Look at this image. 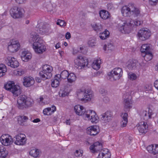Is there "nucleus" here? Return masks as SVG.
Instances as JSON below:
<instances>
[{
  "mask_svg": "<svg viewBox=\"0 0 158 158\" xmlns=\"http://www.w3.org/2000/svg\"><path fill=\"white\" fill-rule=\"evenodd\" d=\"M74 110L77 114L82 116L84 119L90 120L92 123L98 122V118L94 111L90 110H86L83 106L80 105L75 106Z\"/></svg>",
  "mask_w": 158,
  "mask_h": 158,
  "instance_id": "f257e3e1",
  "label": "nucleus"
},
{
  "mask_svg": "<svg viewBox=\"0 0 158 158\" xmlns=\"http://www.w3.org/2000/svg\"><path fill=\"white\" fill-rule=\"evenodd\" d=\"M121 12L123 15L125 17H130L133 16L134 18L141 16L140 10L134 3H130L126 5L123 6Z\"/></svg>",
  "mask_w": 158,
  "mask_h": 158,
  "instance_id": "f03ea898",
  "label": "nucleus"
},
{
  "mask_svg": "<svg viewBox=\"0 0 158 158\" xmlns=\"http://www.w3.org/2000/svg\"><path fill=\"white\" fill-rule=\"evenodd\" d=\"M31 35L34 42L32 47L35 52L38 54H42L45 52L46 48L43 43V40L36 33H31Z\"/></svg>",
  "mask_w": 158,
  "mask_h": 158,
  "instance_id": "7ed1b4c3",
  "label": "nucleus"
},
{
  "mask_svg": "<svg viewBox=\"0 0 158 158\" xmlns=\"http://www.w3.org/2000/svg\"><path fill=\"white\" fill-rule=\"evenodd\" d=\"M17 102V107L20 110L30 106L32 103V100L30 98H27L24 95L19 96L18 98Z\"/></svg>",
  "mask_w": 158,
  "mask_h": 158,
  "instance_id": "20e7f679",
  "label": "nucleus"
},
{
  "mask_svg": "<svg viewBox=\"0 0 158 158\" xmlns=\"http://www.w3.org/2000/svg\"><path fill=\"white\" fill-rule=\"evenodd\" d=\"M93 96L92 92L90 90L84 91L80 90L77 92L78 98L82 101L85 102L90 101Z\"/></svg>",
  "mask_w": 158,
  "mask_h": 158,
  "instance_id": "39448f33",
  "label": "nucleus"
},
{
  "mask_svg": "<svg viewBox=\"0 0 158 158\" xmlns=\"http://www.w3.org/2000/svg\"><path fill=\"white\" fill-rule=\"evenodd\" d=\"M142 56L147 61L150 60L152 58L153 55L150 51V47L148 44H143L140 49Z\"/></svg>",
  "mask_w": 158,
  "mask_h": 158,
  "instance_id": "423d86ee",
  "label": "nucleus"
},
{
  "mask_svg": "<svg viewBox=\"0 0 158 158\" xmlns=\"http://www.w3.org/2000/svg\"><path fill=\"white\" fill-rule=\"evenodd\" d=\"M52 66L45 64L43 67L42 70L39 73V75L44 80L50 78L52 76Z\"/></svg>",
  "mask_w": 158,
  "mask_h": 158,
  "instance_id": "0eeeda50",
  "label": "nucleus"
},
{
  "mask_svg": "<svg viewBox=\"0 0 158 158\" xmlns=\"http://www.w3.org/2000/svg\"><path fill=\"white\" fill-rule=\"evenodd\" d=\"M4 87L6 90L11 91L15 96H18L21 93L20 86L11 82L7 83L4 85Z\"/></svg>",
  "mask_w": 158,
  "mask_h": 158,
  "instance_id": "6e6552de",
  "label": "nucleus"
},
{
  "mask_svg": "<svg viewBox=\"0 0 158 158\" xmlns=\"http://www.w3.org/2000/svg\"><path fill=\"white\" fill-rule=\"evenodd\" d=\"M75 67L81 69L86 66L88 64L87 59L81 56H78L75 60Z\"/></svg>",
  "mask_w": 158,
  "mask_h": 158,
  "instance_id": "1a4fd4ad",
  "label": "nucleus"
},
{
  "mask_svg": "<svg viewBox=\"0 0 158 158\" xmlns=\"http://www.w3.org/2000/svg\"><path fill=\"white\" fill-rule=\"evenodd\" d=\"M37 31L41 35L47 34L50 30V27L48 25L44 22H40L37 25Z\"/></svg>",
  "mask_w": 158,
  "mask_h": 158,
  "instance_id": "9d476101",
  "label": "nucleus"
},
{
  "mask_svg": "<svg viewBox=\"0 0 158 158\" xmlns=\"http://www.w3.org/2000/svg\"><path fill=\"white\" fill-rule=\"evenodd\" d=\"M123 71L122 69L119 68H116L113 69L109 74L113 78V80H118L123 75Z\"/></svg>",
  "mask_w": 158,
  "mask_h": 158,
  "instance_id": "9b49d317",
  "label": "nucleus"
},
{
  "mask_svg": "<svg viewBox=\"0 0 158 158\" xmlns=\"http://www.w3.org/2000/svg\"><path fill=\"white\" fill-rule=\"evenodd\" d=\"M151 35L150 31L147 28H143L139 31L138 35L142 40H145L149 38Z\"/></svg>",
  "mask_w": 158,
  "mask_h": 158,
  "instance_id": "f8f14e48",
  "label": "nucleus"
},
{
  "mask_svg": "<svg viewBox=\"0 0 158 158\" xmlns=\"http://www.w3.org/2000/svg\"><path fill=\"white\" fill-rule=\"evenodd\" d=\"M10 12L11 17L14 19L21 17L23 14L22 10L16 6L12 8L10 10Z\"/></svg>",
  "mask_w": 158,
  "mask_h": 158,
  "instance_id": "ddd939ff",
  "label": "nucleus"
},
{
  "mask_svg": "<svg viewBox=\"0 0 158 158\" xmlns=\"http://www.w3.org/2000/svg\"><path fill=\"white\" fill-rule=\"evenodd\" d=\"M26 136L23 134H19L16 135L14 138L15 143L18 145H24L26 143Z\"/></svg>",
  "mask_w": 158,
  "mask_h": 158,
  "instance_id": "4468645a",
  "label": "nucleus"
},
{
  "mask_svg": "<svg viewBox=\"0 0 158 158\" xmlns=\"http://www.w3.org/2000/svg\"><path fill=\"white\" fill-rule=\"evenodd\" d=\"M124 99L123 104L124 108L126 109H129L131 107L132 102L131 101L132 97L129 93H126L123 95Z\"/></svg>",
  "mask_w": 158,
  "mask_h": 158,
  "instance_id": "2eb2a0df",
  "label": "nucleus"
},
{
  "mask_svg": "<svg viewBox=\"0 0 158 158\" xmlns=\"http://www.w3.org/2000/svg\"><path fill=\"white\" fill-rule=\"evenodd\" d=\"M133 29L130 21L124 22L120 27V30L122 33L125 34L130 33Z\"/></svg>",
  "mask_w": 158,
  "mask_h": 158,
  "instance_id": "dca6fc26",
  "label": "nucleus"
},
{
  "mask_svg": "<svg viewBox=\"0 0 158 158\" xmlns=\"http://www.w3.org/2000/svg\"><path fill=\"white\" fill-rule=\"evenodd\" d=\"M20 45L18 41L12 40L9 43L8 49L12 52H17L19 48Z\"/></svg>",
  "mask_w": 158,
  "mask_h": 158,
  "instance_id": "f3484780",
  "label": "nucleus"
},
{
  "mask_svg": "<svg viewBox=\"0 0 158 158\" xmlns=\"http://www.w3.org/2000/svg\"><path fill=\"white\" fill-rule=\"evenodd\" d=\"M0 140L2 143L5 146H8L12 143V138L8 134L2 135L0 138Z\"/></svg>",
  "mask_w": 158,
  "mask_h": 158,
  "instance_id": "a211bd4d",
  "label": "nucleus"
},
{
  "mask_svg": "<svg viewBox=\"0 0 158 158\" xmlns=\"http://www.w3.org/2000/svg\"><path fill=\"white\" fill-rule=\"evenodd\" d=\"M5 61L8 66L13 68H17L19 65L18 61L14 57L10 56L6 58Z\"/></svg>",
  "mask_w": 158,
  "mask_h": 158,
  "instance_id": "6ab92c4d",
  "label": "nucleus"
},
{
  "mask_svg": "<svg viewBox=\"0 0 158 158\" xmlns=\"http://www.w3.org/2000/svg\"><path fill=\"white\" fill-rule=\"evenodd\" d=\"M101 116L102 121L106 123L110 122L113 118L112 113L110 111H106L101 115Z\"/></svg>",
  "mask_w": 158,
  "mask_h": 158,
  "instance_id": "aec40b11",
  "label": "nucleus"
},
{
  "mask_svg": "<svg viewBox=\"0 0 158 158\" xmlns=\"http://www.w3.org/2000/svg\"><path fill=\"white\" fill-rule=\"evenodd\" d=\"M148 128V126L146 122H141L137 124V129L139 132L143 134L147 132Z\"/></svg>",
  "mask_w": 158,
  "mask_h": 158,
  "instance_id": "412c9836",
  "label": "nucleus"
},
{
  "mask_svg": "<svg viewBox=\"0 0 158 158\" xmlns=\"http://www.w3.org/2000/svg\"><path fill=\"white\" fill-rule=\"evenodd\" d=\"M99 132V127L97 126H92L86 129V132L88 134L94 136Z\"/></svg>",
  "mask_w": 158,
  "mask_h": 158,
  "instance_id": "4be33fe9",
  "label": "nucleus"
},
{
  "mask_svg": "<svg viewBox=\"0 0 158 158\" xmlns=\"http://www.w3.org/2000/svg\"><path fill=\"white\" fill-rule=\"evenodd\" d=\"M152 114V110L150 109L148 110V111L144 110H141L139 113L141 118L145 120H147L149 118H151Z\"/></svg>",
  "mask_w": 158,
  "mask_h": 158,
  "instance_id": "5701e85b",
  "label": "nucleus"
},
{
  "mask_svg": "<svg viewBox=\"0 0 158 158\" xmlns=\"http://www.w3.org/2000/svg\"><path fill=\"white\" fill-rule=\"evenodd\" d=\"M23 84L26 87H29L32 86L34 83V78L31 77H24L23 78Z\"/></svg>",
  "mask_w": 158,
  "mask_h": 158,
  "instance_id": "b1692460",
  "label": "nucleus"
},
{
  "mask_svg": "<svg viewBox=\"0 0 158 158\" xmlns=\"http://www.w3.org/2000/svg\"><path fill=\"white\" fill-rule=\"evenodd\" d=\"M102 148V144L98 142L94 143L90 147V149L92 152H97L101 150Z\"/></svg>",
  "mask_w": 158,
  "mask_h": 158,
  "instance_id": "393cba45",
  "label": "nucleus"
},
{
  "mask_svg": "<svg viewBox=\"0 0 158 158\" xmlns=\"http://www.w3.org/2000/svg\"><path fill=\"white\" fill-rule=\"evenodd\" d=\"M21 57L23 61L27 62L31 59L32 55L28 51H24L22 52Z\"/></svg>",
  "mask_w": 158,
  "mask_h": 158,
  "instance_id": "a878e982",
  "label": "nucleus"
},
{
  "mask_svg": "<svg viewBox=\"0 0 158 158\" xmlns=\"http://www.w3.org/2000/svg\"><path fill=\"white\" fill-rule=\"evenodd\" d=\"M128 114L127 113L122 114L121 115L122 119L120 123L121 126L124 127L126 126L128 122L127 119Z\"/></svg>",
  "mask_w": 158,
  "mask_h": 158,
  "instance_id": "bb28decb",
  "label": "nucleus"
},
{
  "mask_svg": "<svg viewBox=\"0 0 158 158\" xmlns=\"http://www.w3.org/2000/svg\"><path fill=\"white\" fill-rule=\"evenodd\" d=\"M131 26L134 28L136 26H139L143 24V21L139 18L134 20H131L130 21Z\"/></svg>",
  "mask_w": 158,
  "mask_h": 158,
  "instance_id": "cd10ccee",
  "label": "nucleus"
},
{
  "mask_svg": "<svg viewBox=\"0 0 158 158\" xmlns=\"http://www.w3.org/2000/svg\"><path fill=\"white\" fill-rule=\"evenodd\" d=\"M99 15L101 18L104 19H106L110 17V14L109 12L106 10H102L100 11Z\"/></svg>",
  "mask_w": 158,
  "mask_h": 158,
  "instance_id": "c85d7f7f",
  "label": "nucleus"
},
{
  "mask_svg": "<svg viewBox=\"0 0 158 158\" xmlns=\"http://www.w3.org/2000/svg\"><path fill=\"white\" fill-rule=\"evenodd\" d=\"M101 63V60L100 59H97L94 61L92 64V68L95 70H98L100 68V64Z\"/></svg>",
  "mask_w": 158,
  "mask_h": 158,
  "instance_id": "c756f323",
  "label": "nucleus"
},
{
  "mask_svg": "<svg viewBox=\"0 0 158 158\" xmlns=\"http://www.w3.org/2000/svg\"><path fill=\"white\" fill-rule=\"evenodd\" d=\"M69 74V73L67 70H64L62 71L60 74H57L56 75V77H57L58 78H61L63 79H65L67 78Z\"/></svg>",
  "mask_w": 158,
  "mask_h": 158,
  "instance_id": "7c9ffc66",
  "label": "nucleus"
},
{
  "mask_svg": "<svg viewBox=\"0 0 158 158\" xmlns=\"http://www.w3.org/2000/svg\"><path fill=\"white\" fill-rule=\"evenodd\" d=\"M68 82L72 83L75 81L76 79V77L75 74L73 73H69L67 78Z\"/></svg>",
  "mask_w": 158,
  "mask_h": 158,
  "instance_id": "2f4dec72",
  "label": "nucleus"
},
{
  "mask_svg": "<svg viewBox=\"0 0 158 158\" xmlns=\"http://www.w3.org/2000/svg\"><path fill=\"white\" fill-rule=\"evenodd\" d=\"M127 68L129 69H133L135 68L136 64L135 60H129L128 62Z\"/></svg>",
  "mask_w": 158,
  "mask_h": 158,
  "instance_id": "473e14b6",
  "label": "nucleus"
},
{
  "mask_svg": "<svg viewBox=\"0 0 158 158\" xmlns=\"http://www.w3.org/2000/svg\"><path fill=\"white\" fill-rule=\"evenodd\" d=\"M47 97L46 96L44 95L40 96L39 98V100H38L39 103L41 105H43L47 103V100L48 98H47Z\"/></svg>",
  "mask_w": 158,
  "mask_h": 158,
  "instance_id": "72a5a7b5",
  "label": "nucleus"
},
{
  "mask_svg": "<svg viewBox=\"0 0 158 158\" xmlns=\"http://www.w3.org/2000/svg\"><path fill=\"white\" fill-rule=\"evenodd\" d=\"M110 33L109 31L106 30L103 32L100 33L99 36L102 40H104L108 37Z\"/></svg>",
  "mask_w": 158,
  "mask_h": 158,
  "instance_id": "f704fd0d",
  "label": "nucleus"
},
{
  "mask_svg": "<svg viewBox=\"0 0 158 158\" xmlns=\"http://www.w3.org/2000/svg\"><path fill=\"white\" fill-rule=\"evenodd\" d=\"M114 49V47L113 44L111 43H110L107 45L105 44L103 46V49L105 51L107 50L108 51H112Z\"/></svg>",
  "mask_w": 158,
  "mask_h": 158,
  "instance_id": "c9c22d12",
  "label": "nucleus"
},
{
  "mask_svg": "<svg viewBox=\"0 0 158 158\" xmlns=\"http://www.w3.org/2000/svg\"><path fill=\"white\" fill-rule=\"evenodd\" d=\"M6 71V66L3 64H0V77L4 75Z\"/></svg>",
  "mask_w": 158,
  "mask_h": 158,
  "instance_id": "e433bc0d",
  "label": "nucleus"
},
{
  "mask_svg": "<svg viewBox=\"0 0 158 158\" xmlns=\"http://www.w3.org/2000/svg\"><path fill=\"white\" fill-rule=\"evenodd\" d=\"M60 79V78L55 77V79L52 80L51 85L52 87L55 88L57 87L59 84V80Z\"/></svg>",
  "mask_w": 158,
  "mask_h": 158,
  "instance_id": "4c0bfd02",
  "label": "nucleus"
},
{
  "mask_svg": "<svg viewBox=\"0 0 158 158\" xmlns=\"http://www.w3.org/2000/svg\"><path fill=\"white\" fill-rule=\"evenodd\" d=\"M30 155L34 157H37L39 154V150L36 149H33L31 150Z\"/></svg>",
  "mask_w": 158,
  "mask_h": 158,
  "instance_id": "58836bf2",
  "label": "nucleus"
},
{
  "mask_svg": "<svg viewBox=\"0 0 158 158\" xmlns=\"http://www.w3.org/2000/svg\"><path fill=\"white\" fill-rule=\"evenodd\" d=\"M69 93L65 88H61L59 92V95L60 97H64L68 95Z\"/></svg>",
  "mask_w": 158,
  "mask_h": 158,
  "instance_id": "ea45409f",
  "label": "nucleus"
},
{
  "mask_svg": "<svg viewBox=\"0 0 158 158\" xmlns=\"http://www.w3.org/2000/svg\"><path fill=\"white\" fill-rule=\"evenodd\" d=\"M28 119L27 117L24 115L20 116L18 118V122L21 124L22 125L23 123L27 121Z\"/></svg>",
  "mask_w": 158,
  "mask_h": 158,
  "instance_id": "a19ab883",
  "label": "nucleus"
},
{
  "mask_svg": "<svg viewBox=\"0 0 158 158\" xmlns=\"http://www.w3.org/2000/svg\"><path fill=\"white\" fill-rule=\"evenodd\" d=\"M92 27L94 30L97 32L102 31V27L101 25L99 24H95L92 25Z\"/></svg>",
  "mask_w": 158,
  "mask_h": 158,
  "instance_id": "79ce46f5",
  "label": "nucleus"
},
{
  "mask_svg": "<svg viewBox=\"0 0 158 158\" xmlns=\"http://www.w3.org/2000/svg\"><path fill=\"white\" fill-rule=\"evenodd\" d=\"M108 153H110L109 150L107 149L104 148L102 149L99 152V154L98 155V156L100 157V158H101V157L103 155H105L106 154H107Z\"/></svg>",
  "mask_w": 158,
  "mask_h": 158,
  "instance_id": "37998d69",
  "label": "nucleus"
},
{
  "mask_svg": "<svg viewBox=\"0 0 158 158\" xmlns=\"http://www.w3.org/2000/svg\"><path fill=\"white\" fill-rule=\"evenodd\" d=\"M47 9L48 11L53 12L56 10V6L52 4H50L47 6Z\"/></svg>",
  "mask_w": 158,
  "mask_h": 158,
  "instance_id": "c03bdc74",
  "label": "nucleus"
},
{
  "mask_svg": "<svg viewBox=\"0 0 158 158\" xmlns=\"http://www.w3.org/2000/svg\"><path fill=\"white\" fill-rule=\"evenodd\" d=\"M153 156L154 158H158V144H155L154 147Z\"/></svg>",
  "mask_w": 158,
  "mask_h": 158,
  "instance_id": "a18cd8bd",
  "label": "nucleus"
},
{
  "mask_svg": "<svg viewBox=\"0 0 158 158\" xmlns=\"http://www.w3.org/2000/svg\"><path fill=\"white\" fill-rule=\"evenodd\" d=\"M128 77L129 79L131 81L135 80L137 78L136 74L132 73H128Z\"/></svg>",
  "mask_w": 158,
  "mask_h": 158,
  "instance_id": "49530a36",
  "label": "nucleus"
},
{
  "mask_svg": "<svg viewBox=\"0 0 158 158\" xmlns=\"http://www.w3.org/2000/svg\"><path fill=\"white\" fill-rule=\"evenodd\" d=\"M154 146L153 145H149L147 148V150L150 153H151L153 156Z\"/></svg>",
  "mask_w": 158,
  "mask_h": 158,
  "instance_id": "de8ad7c7",
  "label": "nucleus"
},
{
  "mask_svg": "<svg viewBox=\"0 0 158 158\" xmlns=\"http://www.w3.org/2000/svg\"><path fill=\"white\" fill-rule=\"evenodd\" d=\"M56 24L61 27H64L65 26L66 23L64 20L59 19L57 20Z\"/></svg>",
  "mask_w": 158,
  "mask_h": 158,
  "instance_id": "09e8293b",
  "label": "nucleus"
},
{
  "mask_svg": "<svg viewBox=\"0 0 158 158\" xmlns=\"http://www.w3.org/2000/svg\"><path fill=\"white\" fill-rule=\"evenodd\" d=\"M51 111V108L48 107L44 109L43 110V113L45 115H49L50 114V111Z\"/></svg>",
  "mask_w": 158,
  "mask_h": 158,
  "instance_id": "8fccbe9b",
  "label": "nucleus"
},
{
  "mask_svg": "<svg viewBox=\"0 0 158 158\" xmlns=\"http://www.w3.org/2000/svg\"><path fill=\"white\" fill-rule=\"evenodd\" d=\"M83 152L82 150H76L74 153V155L77 157L81 156L82 155Z\"/></svg>",
  "mask_w": 158,
  "mask_h": 158,
  "instance_id": "3c124183",
  "label": "nucleus"
},
{
  "mask_svg": "<svg viewBox=\"0 0 158 158\" xmlns=\"http://www.w3.org/2000/svg\"><path fill=\"white\" fill-rule=\"evenodd\" d=\"M8 152L6 149L0 154V158H5Z\"/></svg>",
  "mask_w": 158,
  "mask_h": 158,
  "instance_id": "603ef678",
  "label": "nucleus"
},
{
  "mask_svg": "<svg viewBox=\"0 0 158 158\" xmlns=\"http://www.w3.org/2000/svg\"><path fill=\"white\" fill-rule=\"evenodd\" d=\"M158 0H149L150 5L152 6H156L158 3Z\"/></svg>",
  "mask_w": 158,
  "mask_h": 158,
  "instance_id": "864d4df0",
  "label": "nucleus"
},
{
  "mask_svg": "<svg viewBox=\"0 0 158 158\" xmlns=\"http://www.w3.org/2000/svg\"><path fill=\"white\" fill-rule=\"evenodd\" d=\"M88 43L89 46L93 47L95 45L96 42L94 40L92 39L89 40Z\"/></svg>",
  "mask_w": 158,
  "mask_h": 158,
  "instance_id": "5fc2aeb1",
  "label": "nucleus"
},
{
  "mask_svg": "<svg viewBox=\"0 0 158 158\" xmlns=\"http://www.w3.org/2000/svg\"><path fill=\"white\" fill-rule=\"evenodd\" d=\"M99 93L103 96L106 95L107 93L106 91L104 89H101L99 90Z\"/></svg>",
  "mask_w": 158,
  "mask_h": 158,
  "instance_id": "6e6d98bb",
  "label": "nucleus"
},
{
  "mask_svg": "<svg viewBox=\"0 0 158 158\" xmlns=\"http://www.w3.org/2000/svg\"><path fill=\"white\" fill-rule=\"evenodd\" d=\"M16 72V74L19 76L23 75L24 73V71L22 70H17Z\"/></svg>",
  "mask_w": 158,
  "mask_h": 158,
  "instance_id": "4d7b16f0",
  "label": "nucleus"
},
{
  "mask_svg": "<svg viewBox=\"0 0 158 158\" xmlns=\"http://www.w3.org/2000/svg\"><path fill=\"white\" fill-rule=\"evenodd\" d=\"M6 149L2 145H0V154L2 152L5 150Z\"/></svg>",
  "mask_w": 158,
  "mask_h": 158,
  "instance_id": "13d9d810",
  "label": "nucleus"
},
{
  "mask_svg": "<svg viewBox=\"0 0 158 158\" xmlns=\"http://www.w3.org/2000/svg\"><path fill=\"white\" fill-rule=\"evenodd\" d=\"M71 37V35L69 32H67L65 35V38L67 39H69Z\"/></svg>",
  "mask_w": 158,
  "mask_h": 158,
  "instance_id": "bf43d9fd",
  "label": "nucleus"
},
{
  "mask_svg": "<svg viewBox=\"0 0 158 158\" xmlns=\"http://www.w3.org/2000/svg\"><path fill=\"white\" fill-rule=\"evenodd\" d=\"M154 87L158 89V80L156 81L154 83Z\"/></svg>",
  "mask_w": 158,
  "mask_h": 158,
  "instance_id": "052dcab7",
  "label": "nucleus"
},
{
  "mask_svg": "<svg viewBox=\"0 0 158 158\" xmlns=\"http://www.w3.org/2000/svg\"><path fill=\"white\" fill-rule=\"evenodd\" d=\"M16 2L19 4H22L26 1V0H15Z\"/></svg>",
  "mask_w": 158,
  "mask_h": 158,
  "instance_id": "680f3d73",
  "label": "nucleus"
},
{
  "mask_svg": "<svg viewBox=\"0 0 158 158\" xmlns=\"http://www.w3.org/2000/svg\"><path fill=\"white\" fill-rule=\"evenodd\" d=\"M40 121V120L39 118H36L35 119H34L32 121V122L34 123H37L39 122Z\"/></svg>",
  "mask_w": 158,
  "mask_h": 158,
  "instance_id": "e2e57ef3",
  "label": "nucleus"
},
{
  "mask_svg": "<svg viewBox=\"0 0 158 158\" xmlns=\"http://www.w3.org/2000/svg\"><path fill=\"white\" fill-rule=\"evenodd\" d=\"M103 101L107 102L109 101V99L108 98L106 97L104 98Z\"/></svg>",
  "mask_w": 158,
  "mask_h": 158,
  "instance_id": "0e129e2a",
  "label": "nucleus"
},
{
  "mask_svg": "<svg viewBox=\"0 0 158 158\" xmlns=\"http://www.w3.org/2000/svg\"><path fill=\"white\" fill-rule=\"evenodd\" d=\"M52 109H51V111L52 112H53L54 111H56V108L55 106H53L52 107Z\"/></svg>",
  "mask_w": 158,
  "mask_h": 158,
  "instance_id": "69168bd1",
  "label": "nucleus"
},
{
  "mask_svg": "<svg viewBox=\"0 0 158 158\" xmlns=\"http://www.w3.org/2000/svg\"><path fill=\"white\" fill-rule=\"evenodd\" d=\"M55 47L56 49L59 48L60 47V44L59 43H57L55 46Z\"/></svg>",
  "mask_w": 158,
  "mask_h": 158,
  "instance_id": "338daca9",
  "label": "nucleus"
},
{
  "mask_svg": "<svg viewBox=\"0 0 158 158\" xmlns=\"http://www.w3.org/2000/svg\"><path fill=\"white\" fill-rule=\"evenodd\" d=\"M70 120H67L66 121V123L67 125H70Z\"/></svg>",
  "mask_w": 158,
  "mask_h": 158,
  "instance_id": "774afa93",
  "label": "nucleus"
}]
</instances>
